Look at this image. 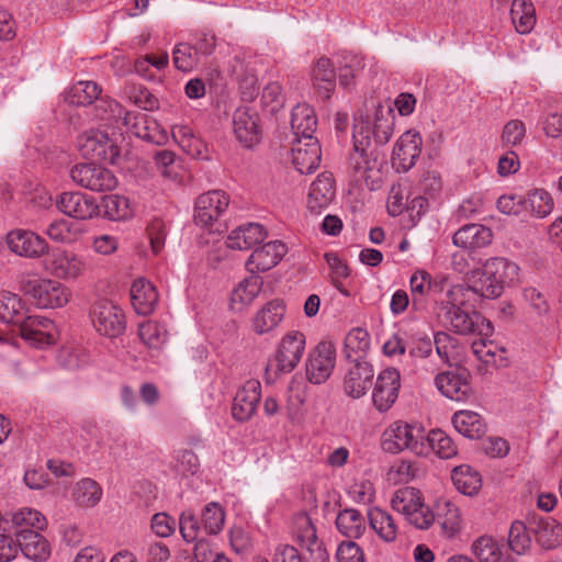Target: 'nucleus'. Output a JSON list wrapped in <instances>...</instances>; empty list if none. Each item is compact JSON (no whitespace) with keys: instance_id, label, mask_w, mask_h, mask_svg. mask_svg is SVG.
Listing matches in <instances>:
<instances>
[{"instance_id":"nucleus-1","label":"nucleus","mask_w":562,"mask_h":562,"mask_svg":"<svg viewBox=\"0 0 562 562\" xmlns=\"http://www.w3.org/2000/svg\"><path fill=\"white\" fill-rule=\"evenodd\" d=\"M395 115L390 105L376 104L372 112L367 111L355 117L352 139L360 145L389 143L394 132Z\"/></svg>"},{"instance_id":"nucleus-2","label":"nucleus","mask_w":562,"mask_h":562,"mask_svg":"<svg viewBox=\"0 0 562 562\" xmlns=\"http://www.w3.org/2000/svg\"><path fill=\"white\" fill-rule=\"evenodd\" d=\"M306 338L300 330L284 334L278 344L273 357L269 360L266 372L273 370L274 374L292 372L300 363L305 351Z\"/></svg>"},{"instance_id":"nucleus-3","label":"nucleus","mask_w":562,"mask_h":562,"mask_svg":"<svg viewBox=\"0 0 562 562\" xmlns=\"http://www.w3.org/2000/svg\"><path fill=\"white\" fill-rule=\"evenodd\" d=\"M425 430L402 422L393 423L383 434L382 449L389 453H398L405 449L417 456L425 454Z\"/></svg>"},{"instance_id":"nucleus-4","label":"nucleus","mask_w":562,"mask_h":562,"mask_svg":"<svg viewBox=\"0 0 562 562\" xmlns=\"http://www.w3.org/2000/svg\"><path fill=\"white\" fill-rule=\"evenodd\" d=\"M79 150L91 159H99L108 164H116L120 158V147L116 138L100 130H90L79 138Z\"/></svg>"},{"instance_id":"nucleus-5","label":"nucleus","mask_w":562,"mask_h":562,"mask_svg":"<svg viewBox=\"0 0 562 562\" xmlns=\"http://www.w3.org/2000/svg\"><path fill=\"white\" fill-rule=\"evenodd\" d=\"M90 318L95 330L105 337L115 338L125 330L123 311L110 301L95 302L91 307Z\"/></svg>"},{"instance_id":"nucleus-6","label":"nucleus","mask_w":562,"mask_h":562,"mask_svg":"<svg viewBox=\"0 0 562 562\" xmlns=\"http://www.w3.org/2000/svg\"><path fill=\"white\" fill-rule=\"evenodd\" d=\"M70 178L78 186L91 191H106L116 187L113 172L95 164H79L70 169Z\"/></svg>"},{"instance_id":"nucleus-7","label":"nucleus","mask_w":562,"mask_h":562,"mask_svg":"<svg viewBox=\"0 0 562 562\" xmlns=\"http://www.w3.org/2000/svg\"><path fill=\"white\" fill-rule=\"evenodd\" d=\"M336 363V348L331 341H321L308 355L306 376L313 384H322L329 379Z\"/></svg>"},{"instance_id":"nucleus-8","label":"nucleus","mask_w":562,"mask_h":562,"mask_svg":"<svg viewBox=\"0 0 562 562\" xmlns=\"http://www.w3.org/2000/svg\"><path fill=\"white\" fill-rule=\"evenodd\" d=\"M26 293L31 294L35 304L41 308L61 307L69 301L68 289L54 280H30L25 286Z\"/></svg>"},{"instance_id":"nucleus-9","label":"nucleus","mask_w":562,"mask_h":562,"mask_svg":"<svg viewBox=\"0 0 562 562\" xmlns=\"http://www.w3.org/2000/svg\"><path fill=\"white\" fill-rule=\"evenodd\" d=\"M438 391L447 398L467 402L473 395L470 373L465 369H456L438 373L435 378Z\"/></svg>"},{"instance_id":"nucleus-10","label":"nucleus","mask_w":562,"mask_h":562,"mask_svg":"<svg viewBox=\"0 0 562 562\" xmlns=\"http://www.w3.org/2000/svg\"><path fill=\"white\" fill-rule=\"evenodd\" d=\"M229 198L222 190H212L198 196L194 204V221L201 226H211L227 210Z\"/></svg>"},{"instance_id":"nucleus-11","label":"nucleus","mask_w":562,"mask_h":562,"mask_svg":"<svg viewBox=\"0 0 562 562\" xmlns=\"http://www.w3.org/2000/svg\"><path fill=\"white\" fill-rule=\"evenodd\" d=\"M450 329L460 335L477 334L487 337L493 333L492 324L481 313L462 308H448L445 314Z\"/></svg>"},{"instance_id":"nucleus-12","label":"nucleus","mask_w":562,"mask_h":562,"mask_svg":"<svg viewBox=\"0 0 562 562\" xmlns=\"http://www.w3.org/2000/svg\"><path fill=\"white\" fill-rule=\"evenodd\" d=\"M296 538L305 548V562H329V555L323 543L318 540L316 529L311 518L302 513L294 520Z\"/></svg>"},{"instance_id":"nucleus-13","label":"nucleus","mask_w":562,"mask_h":562,"mask_svg":"<svg viewBox=\"0 0 562 562\" xmlns=\"http://www.w3.org/2000/svg\"><path fill=\"white\" fill-rule=\"evenodd\" d=\"M401 389V374L395 368H386L378 374L372 391L374 407L383 413L389 411L398 397Z\"/></svg>"},{"instance_id":"nucleus-14","label":"nucleus","mask_w":562,"mask_h":562,"mask_svg":"<svg viewBox=\"0 0 562 562\" xmlns=\"http://www.w3.org/2000/svg\"><path fill=\"white\" fill-rule=\"evenodd\" d=\"M233 126L236 138L245 147H254L261 139L259 113L250 106H239L233 115Z\"/></svg>"},{"instance_id":"nucleus-15","label":"nucleus","mask_w":562,"mask_h":562,"mask_svg":"<svg viewBox=\"0 0 562 562\" xmlns=\"http://www.w3.org/2000/svg\"><path fill=\"white\" fill-rule=\"evenodd\" d=\"M423 139L418 132L409 130L397 139L393 153L392 165L397 171H408L419 158Z\"/></svg>"},{"instance_id":"nucleus-16","label":"nucleus","mask_w":562,"mask_h":562,"mask_svg":"<svg viewBox=\"0 0 562 562\" xmlns=\"http://www.w3.org/2000/svg\"><path fill=\"white\" fill-rule=\"evenodd\" d=\"M261 398V384L258 380H248L237 391L232 406V416L237 422H248L257 412Z\"/></svg>"},{"instance_id":"nucleus-17","label":"nucleus","mask_w":562,"mask_h":562,"mask_svg":"<svg viewBox=\"0 0 562 562\" xmlns=\"http://www.w3.org/2000/svg\"><path fill=\"white\" fill-rule=\"evenodd\" d=\"M7 244L12 252L26 258H40L48 251V244L44 238L25 229L10 232Z\"/></svg>"},{"instance_id":"nucleus-18","label":"nucleus","mask_w":562,"mask_h":562,"mask_svg":"<svg viewBox=\"0 0 562 562\" xmlns=\"http://www.w3.org/2000/svg\"><path fill=\"white\" fill-rule=\"evenodd\" d=\"M21 337L34 347L52 345L54 342L52 319L41 315L27 314L19 325Z\"/></svg>"},{"instance_id":"nucleus-19","label":"nucleus","mask_w":562,"mask_h":562,"mask_svg":"<svg viewBox=\"0 0 562 562\" xmlns=\"http://www.w3.org/2000/svg\"><path fill=\"white\" fill-rule=\"evenodd\" d=\"M322 151L316 137L294 138L292 162L300 173L313 172L321 162Z\"/></svg>"},{"instance_id":"nucleus-20","label":"nucleus","mask_w":562,"mask_h":562,"mask_svg":"<svg viewBox=\"0 0 562 562\" xmlns=\"http://www.w3.org/2000/svg\"><path fill=\"white\" fill-rule=\"evenodd\" d=\"M58 210L77 220H88L98 214L93 198L81 192H64L56 200Z\"/></svg>"},{"instance_id":"nucleus-21","label":"nucleus","mask_w":562,"mask_h":562,"mask_svg":"<svg viewBox=\"0 0 562 562\" xmlns=\"http://www.w3.org/2000/svg\"><path fill=\"white\" fill-rule=\"evenodd\" d=\"M286 254V246L280 240H272L257 247L246 261L249 272H265L277 266Z\"/></svg>"},{"instance_id":"nucleus-22","label":"nucleus","mask_w":562,"mask_h":562,"mask_svg":"<svg viewBox=\"0 0 562 562\" xmlns=\"http://www.w3.org/2000/svg\"><path fill=\"white\" fill-rule=\"evenodd\" d=\"M47 265L61 279H76L86 270V261L77 254L64 249L53 250Z\"/></svg>"},{"instance_id":"nucleus-23","label":"nucleus","mask_w":562,"mask_h":562,"mask_svg":"<svg viewBox=\"0 0 562 562\" xmlns=\"http://www.w3.org/2000/svg\"><path fill=\"white\" fill-rule=\"evenodd\" d=\"M374 370L367 361H357L344 379V391L352 398L362 397L372 384Z\"/></svg>"},{"instance_id":"nucleus-24","label":"nucleus","mask_w":562,"mask_h":562,"mask_svg":"<svg viewBox=\"0 0 562 562\" xmlns=\"http://www.w3.org/2000/svg\"><path fill=\"white\" fill-rule=\"evenodd\" d=\"M336 194L335 180L330 172H322L312 182L307 195V207L311 212L321 213L334 200Z\"/></svg>"},{"instance_id":"nucleus-25","label":"nucleus","mask_w":562,"mask_h":562,"mask_svg":"<svg viewBox=\"0 0 562 562\" xmlns=\"http://www.w3.org/2000/svg\"><path fill=\"white\" fill-rule=\"evenodd\" d=\"M285 304L281 300H272L265 304L252 317V330L257 335H266L274 330L285 316Z\"/></svg>"},{"instance_id":"nucleus-26","label":"nucleus","mask_w":562,"mask_h":562,"mask_svg":"<svg viewBox=\"0 0 562 562\" xmlns=\"http://www.w3.org/2000/svg\"><path fill=\"white\" fill-rule=\"evenodd\" d=\"M492 231L481 224L463 225L454 233L452 237V243L454 246L470 250L486 247L492 243Z\"/></svg>"},{"instance_id":"nucleus-27","label":"nucleus","mask_w":562,"mask_h":562,"mask_svg":"<svg viewBox=\"0 0 562 562\" xmlns=\"http://www.w3.org/2000/svg\"><path fill=\"white\" fill-rule=\"evenodd\" d=\"M268 236L266 228L259 223H248L231 232L226 245L231 249L247 250L260 243Z\"/></svg>"},{"instance_id":"nucleus-28","label":"nucleus","mask_w":562,"mask_h":562,"mask_svg":"<svg viewBox=\"0 0 562 562\" xmlns=\"http://www.w3.org/2000/svg\"><path fill=\"white\" fill-rule=\"evenodd\" d=\"M312 82L322 100L330 99L336 87V72L329 58L321 57L316 61L312 72Z\"/></svg>"},{"instance_id":"nucleus-29","label":"nucleus","mask_w":562,"mask_h":562,"mask_svg":"<svg viewBox=\"0 0 562 562\" xmlns=\"http://www.w3.org/2000/svg\"><path fill=\"white\" fill-rule=\"evenodd\" d=\"M131 301L137 314L148 315L155 310L158 293L151 282L139 278L131 286Z\"/></svg>"},{"instance_id":"nucleus-30","label":"nucleus","mask_w":562,"mask_h":562,"mask_svg":"<svg viewBox=\"0 0 562 562\" xmlns=\"http://www.w3.org/2000/svg\"><path fill=\"white\" fill-rule=\"evenodd\" d=\"M486 274L497 281L499 285V293L502 294L504 288L510 286L518 281L519 267L504 257H494L487 259L484 263Z\"/></svg>"},{"instance_id":"nucleus-31","label":"nucleus","mask_w":562,"mask_h":562,"mask_svg":"<svg viewBox=\"0 0 562 562\" xmlns=\"http://www.w3.org/2000/svg\"><path fill=\"white\" fill-rule=\"evenodd\" d=\"M291 128L294 138L315 137L317 117L314 109L306 103L296 104L291 112Z\"/></svg>"},{"instance_id":"nucleus-32","label":"nucleus","mask_w":562,"mask_h":562,"mask_svg":"<svg viewBox=\"0 0 562 562\" xmlns=\"http://www.w3.org/2000/svg\"><path fill=\"white\" fill-rule=\"evenodd\" d=\"M16 540L19 551L30 560L45 561L50 555V546L38 531H20Z\"/></svg>"},{"instance_id":"nucleus-33","label":"nucleus","mask_w":562,"mask_h":562,"mask_svg":"<svg viewBox=\"0 0 562 562\" xmlns=\"http://www.w3.org/2000/svg\"><path fill=\"white\" fill-rule=\"evenodd\" d=\"M452 424L456 430L469 439H479L487 430L483 417L473 411H458L452 416Z\"/></svg>"},{"instance_id":"nucleus-34","label":"nucleus","mask_w":562,"mask_h":562,"mask_svg":"<svg viewBox=\"0 0 562 562\" xmlns=\"http://www.w3.org/2000/svg\"><path fill=\"white\" fill-rule=\"evenodd\" d=\"M441 529L448 537L456 536L462 528V518L458 506L450 499L441 497L436 502V514Z\"/></svg>"},{"instance_id":"nucleus-35","label":"nucleus","mask_w":562,"mask_h":562,"mask_svg":"<svg viewBox=\"0 0 562 562\" xmlns=\"http://www.w3.org/2000/svg\"><path fill=\"white\" fill-rule=\"evenodd\" d=\"M262 289V279L259 276H250L241 280L233 290L231 305L235 311H243L259 295Z\"/></svg>"},{"instance_id":"nucleus-36","label":"nucleus","mask_w":562,"mask_h":562,"mask_svg":"<svg viewBox=\"0 0 562 562\" xmlns=\"http://www.w3.org/2000/svg\"><path fill=\"white\" fill-rule=\"evenodd\" d=\"M369 145H360L353 140V150L348 158V172L357 184L367 182L369 172L372 170V162L368 155Z\"/></svg>"},{"instance_id":"nucleus-37","label":"nucleus","mask_w":562,"mask_h":562,"mask_svg":"<svg viewBox=\"0 0 562 562\" xmlns=\"http://www.w3.org/2000/svg\"><path fill=\"white\" fill-rule=\"evenodd\" d=\"M172 137L189 156L202 160L209 159L207 147L205 143L195 136L189 126H173Z\"/></svg>"},{"instance_id":"nucleus-38","label":"nucleus","mask_w":562,"mask_h":562,"mask_svg":"<svg viewBox=\"0 0 562 562\" xmlns=\"http://www.w3.org/2000/svg\"><path fill=\"white\" fill-rule=\"evenodd\" d=\"M368 518L370 527L384 542H393L397 538L398 527L393 516L379 507L369 509Z\"/></svg>"},{"instance_id":"nucleus-39","label":"nucleus","mask_w":562,"mask_h":562,"mask_svg":"<svg viewBox=\"0 0 562 562\" xmlns=\"http://www.w3.org/2000/svg\"><path fill=\"white\" fill-rule=\"evenodd\" d=\"M103 495L100 484L90 479L85 477L79 480L71 491V498L75 504L82 508H92L97 506Z\"/></svg>"},{"instance_id":"nucleus-40","label":"nucleus","mask_w":562,"mask_h":562,"mask_svg":"<svg viewBox=\"0 0 562 562\" xmlns=\"http://www.w3.org/2000/svg\"><path fill=\"white\" fill-rule=\"evenodd\" d=\"M451 480L460 493L470 497L476 495L482 488L481 474L468 464L456 467L452 470Z\"/></svg>"},{"instance_id":"nucleus-41","label":"nucleus","mask_w":562,"mask_h":562,"mask_svg":"<svg viewBox=\"0 0 562 562\" xmlns=\"http://www.w3.org/2000/svg\"><path fill=\"white\" fill-rule=\"evenodd\" d=\"M510 18L518 33H530L536 25L533 3L530 0H514L510 8Z\"/></svg>"},{"instance_id":"nucleus-42","label":"nucleus","mask_w":562,"mask_h":562,"mask_svg":"<svg viewBox=\"0 0 562 562\" xmlns=\"http://www.w3.org/2000/svg\"><path fill=\"white\" fill-rule=\"evenodd\" d=\"M423 443L426 448L424 456L434 452L441 459H450L457 454V446L453 440L440 429H434L427 435L425 434Z\"/></svg>"},{"instance_id":"nucleus-43","label":"nucleus","mask_w":562,"mask_h":562,"mask_svg":"<svg viewBox=\"0 0 562 562\" xmlns=\"http://www.w3.org/2000/svg\"><path fill=\"white\" fill-rule=\"evenodd\" d=\"M336 527L345 537L357 539L361 537L366 530V519L359 510L346 508L338 513Z\"/></svg>"},{"instance_id":"nucleus-44","label":"nucleus","mask_w":562,"mask_h":562,"mask_svg":"<svg viewBox=\"0 0 562 562\" xmlns=\"http://www.w3.org/2000/svg\"><path fill=\"white\" fill-rule=\"evenodd\" d=\"M27 315L24 303L18 294L3 292L0 294V321L19 325Z\"/></svg>"},{"instance_id":"nucleus-45","label":"nucleus","mask_w":562,"mask_h":562,"mask_svg":"<svg viewBox=\"0 0 562 562\" xmlns=\"http://www.w3.org/2000/svg\"><path fill=\"white\" fill-rule=\"evenodd\" d=\"M344 352L351 361H363L370 349V335L366 329L353 328L345 337Z\"/></svg>"},{"instance_id":"nucleus-46","label":"nucleus","mask_w":562,"mask_h":562,"mask_svg":"<svg viewBox=\"0 0 562 562\" xmlns=\"http://www.w3.org/2000/svg\"><path fill=\"white\" fill-rule=\"evenodd\" d=\"M485 266L472 270L468 280L473 294H476L484 299H496L501 296L499 285L497 281H494L492 277L486 274Z\"/></svg>"},{"instance_id":"nucleus-47","label":"nucleus","mask_w":562,"mask_h":562,"mask_svg":"<svg viewBox=\"0 0 562 562\" xmlns=\"http://www.w3.org/2000/svg\"><path fill=\"white\" fill-rule=\"evenodd\" d=\"M138 336L149 349L160 350L168 340V330L165 324L147 321L139 325Z\"/></svg>"},{"instance_id":"nucleus-48","label":"nucleus","mask_w":562,"mask_h":562,"mask_svg":"<svg viewBox=\"0 0 562 562\" xmlns=\"http://www.w3.org/2000/svg\"><path fill=\"white\" fill-rule=\"evenodd\" d=\"M12 525L15 529V537L21 531H40L46 526L45 517L37 510L32 508H22L11 516Z\"/></svg>"},{"instance_id":"nucleus-49","label":"nucleus","mask_w":562,"mask_h":562,"mask_svg":"<svg viewBox=\"0 0 562 562\" xmlns=\"http://www.w3.org/2000/svg\"><path fill=\"white\" fill-rule=\"evenodd\" d=\"M101 88L94 81H78L66 93V101L72 105H90L99 98Z\"/></svg>"},{"instance_id":"nucleus-50","label":"nucleus","mask_w":562,"mask_h":562,"mask_svg":"<svg viewBox=\"0 0 562 562\" xmlns=\"http://www.w3.org/2000/svg\"><path fill=\"white\" fill-rule=\"evenodd\" d=\"M97 116L99 120L109 125L120 127L121 125L128 124V112L115 100L101 99L95 108Z\"/></svg>"},{"instance_id":"nucleus-51","label":"nucleus","mask_w":562,"mask_h":562,"mask_svg":"<svg viewBox=\"0 0 562 562\" xmlns=\"http://www.w3.org/2000/svg\"><path fill=\"white\" fill-rule=\"evenodd\" d=\"M524 203L525 207L538 218L548 216L554 206L551 194L543 189H535L533 191L529 192Z\"/></svg>"},{"instance_id":"nucleus-52","label":"nucleus","mask_w":562,"mask_h":562,"mask_svg":"<svg viewBox=\"0 0 562 562\" xmlns=\"http://www.w3.org/2000/svg\"><path fill=\"white\" fill-rule=\"evenodd\" d=\"M423 499L422 493L415 487H404L395 492L392 497L391 505L394 510L405 516L416 510V506H420Z\"/></svg>"},{"instance_id":"nucleus-53","label":"nucleus","mask_w":562,"mask_h":562,"mask_svg":"<svg viewBox=\"0 0 562 562\" xmlns=\"http://www.w3.org/2000/svg\"><path fill=\"white\" fill-rule=\"evenodd\" d=\"M201 519L207 535H217L224 527L225 512L218 503L211 502L203 507Z\"/></svg>"},{"instance_id":"nucleus-54","label":"nucleus","mask_w":562,"mask_h":562,"mask_svg":"<svg viewBox=\"0 0 562 562\" xmlns=\"http://www.w3.org/2000/svg\"><path fill=\"white\" fill-rule=\"evenodd\" d=\"M412 292V307L418 311L423 307L425 297L430 291L431 278L426 271L418 270L409 279Z\"/></svg>"},{"instance_id":"nucleus-55","label":"nucleus","mask_w":562,"mask_h":562,"mask_svg":"<svg viewBox=\"0 0 562 562\" xmlns=\"http://www.w3.org/2000/svg\"><path fill=\"white\" fill-rule=\"evenodd\" d=\"M531 531L535 533L537 543L543 549L555 548L560 543V537L562 535L561 525L552 521H541Z\"/></svg>"},{"instance_id":"nucleus-56","label":"nucleus","mask_w":562,"mask_h":562,"mask_svg":"<svg viewBox=\"0 0 562 562\" xmlns=\"http://www.w3.org/2000/svg\"><path fill=\"white\" fill-rule=\"evenodd\" d=\"M472 552L480 562H501L503 552L492 537L482 536L472 544Z\"/></svg>"},{"instance_id":"nucleus-57","label":"nucleus","mask_w":562,"mask_h":562,"mask_svg":"<svg viewBox=\"0 0 562 562\" xmlns=\"http://www.w3.org/2000/svg\"><path fill=\"white\" fill-rule=\"evenodd\" d=\"M103 206L105 214L113 221L126 220L133 214L131 201L124 195H106L103 199Z\"/></svg>"},{"instance_id":"nucleus-58","label":"nucleus","mask_w":562,"mask_h":562,"mask_svg":"<svg viewBox=\"0 0 562 562\" xmlns=\"http://www.w3.org/2000/svg\"><path fill=\"white\" fill-rule=\"evenodd\" d=\"M508 544L509 548L516 554L526 553L531 547V536L530 530L527 526L520 521L516 520L512 524L509 533H508Z\"/></svg>"},{"instance_id":"nucleus-59","label":"nucleus","mask_w":562,"mask_h":562,"mask_svg":"<svg viewBox=\"0 0 562 562\" xmlns=\"http://www.w3.org/2000/svg\"><path fill=\"white\" fill-rule=\"evenodd\" d=\"M175 66L181 71L192 70L199 63V55L189 43L178 44L172 52Z\"/></svg>"},{"instance_id":"nucleus-60","label":"nucleus","mask_w":562,"mask_h":562,"mask_svg":"<svg viewBox=\"0 0 562 562\" xmlns=\"http://www.w3.org/2000/svg\"><path fill=\"white\" fill-rule=\"evenodd\" d=\"M155 164L160 175L169 180H176L178 172L176 170V154L170 150H158L155 156Z\"/></svg>"},{"instance_id":"nucleus-61","label":"nucleus","mask_w":562,"mask_h":562,"mask_svg":"<svg viewBox=\"0 0 562 562\" xmlns=\"http://www.w3.org/2000/svg\"><path fill=\"white\" fill-rule=\"evenodd\" d=\"M179 529L184 541L193 542L199 539L201 527L193 512L186 510L181 513Z\"/></svg>"},{"instance_id":"nucleus-62","label":"nucleus","mask_w":562,"mask_h":562,"mask_svg":"<svg viewBox=\"0 0 562 562\" xmlns=\"http://www.w3.org/2000/svg\"><path fill=\"white\" fill-rule=\"evenodd\" d=\"M407 521L417 529H428L435 521V514L430 508L420 501V506H416V510L408 513Z\"/></svg>"},{"instance_id":"nucleus-63","label":"nucleus","mask_w":562,"mask_h":562,"mask_svg":"<svg viewBox=\"0 0 562 562\" xmlns=\"http://www.w3.org/2000/svg\"><path fill=\"white\" fill-rule=\"evenodd\" d=\"M148 238L154 254H159L165 246L167 235L166 224L160 218H155L147 227Z\"/></svg>"},{"instance_id":"nucleus-64","label":"nucleus","mask_w":562,"mask_h":562,"mask_svg":"<svg viewBox=\"0 0 562 562\" xmlns=\"http://www.w3.org/2000/svg\"><path fill=\"white\" fill-rule=\"evenodd\" d=\"M338 562H364L362 549L353 541H344L337 549Z\"/></svg>"}]
</instances>
